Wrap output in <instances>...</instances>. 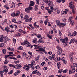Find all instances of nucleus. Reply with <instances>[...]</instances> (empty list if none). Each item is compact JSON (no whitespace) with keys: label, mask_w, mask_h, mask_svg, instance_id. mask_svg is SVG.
Masks as SVG:
<instances>
[{"label":"nucleus","mask_w":77,"mask_h":77,"mask_svg":"<svg viewBox=\"0 0 77 77\" xmlns=\"http://www.w3.org/2000/svg\"><path fill=\"white\" fill-rule=\"evenodd\" d=\"M33 46H34V49H38V50H39L40 51H43L44 52L45 51V48L44 47H41V46H38V45H34Z\"/></svg>","instance_id":"obj_1"},{"label":"nucleus","mask_w":77,"mask_h":77,"mask_svg":"<svg viewBox=\"0 0 77 77\" xmlns=\"http://www.w3.org/2000/svg\"><path fill=\"white\" fill-rule=\"evenodd\" d=\"M56 23L58 26L59 27H64L66 25V23H60V21L59 20L56 21Z\"/></svg>","instance_id":"obj_2"},{"label":"nucleus","mask_w":77,"mask_h":77,"mask_svg":"<svg viewBox=\"0 0 77 77\" xmlns=\"http://www.w3.org/2000/svg\"><path fill=\"white\" fill-rule=\"evenodd\" d=\"M47 3H48V6L50 7L51 9H54V8H53V2H50V1H49V2H48V3H47Z\"/></svg>","instance_id":"obj_3"},{"label":"nucleus","mask_w":77,"mask_h":77,"mask_svg":"<svg viewBox=\"0 0 77 77\" xmlns=\"http://www.w3.org/2000/svg\"><path fill=\"white\" fill-rule=\"evenodd\" d=\"M60 41L62 42L63 43L64 46V47H66V46H68V43L66 42V41L65 40L63 39H60Z\"/></svg>","instance_id":"obj_4"},{"label":"nucleus","mask_w":77,"mask_h":77,"mask_svg":"<svg viewBox=\"0 0 77 77\" xmlns=\"http://www.w3.org/2000/svg\"><path fill=\"white\" fill-rule=\"evenodd\" d=\"M75 52H72L71 54L69 55L70 60V62H72L73 61V59H72V55H75Z\"/></svg>","instance_id":"obj_5"},{"label":"nucleus","mask_w":77,"mask_h":77,"mask_svg":"<svg viewBox=\"0 0 77 77\" xmlns=\"http://www.w3.org/2000/svg\"><path fill=\"white\" fill-rule=\"evenodd\" d=\"M57 51V53L58 55H60L61 53H62V54L63 53V51L62 49H59Z\"/></svg>","instance_id":"obj_6"},{"label":"nucleus","mask_w":77,"mask_h":77,"mask_svg":"<svg viewBox=\"0 0 77 77\" xmlns=\"http://www.w3.org/2000/svg\"><path fill=\"white\" fill-rule=\"evenodd\" d=\"M33 10V8L32 7H30L29 6L28 8H26L25 9V11L26 12H27L29 11H32V10Z\"/></svg>","instance_id":"obj_7"},{"label":"nucleus","mask_w":77,"mask_h":77,"mask_svg":"<svg viewBox=\"0 0 77 77\" xmlns=\"http://www.w3.org/2000/svg\"><path fill=\"white\" fill-rule=\"evenodd\" d=\"M23 68L24 69H26V71H29V66L27 65H25Z\"/></svg>","instance_id":"obj_8"},{"label":"nucleus","mask_w":77,"mask_h":77,"mask_svg":"<svg viewBox=\"0 0 77 77\" xmlns=\"http://www.w3.org/2000/svg\"><path fill=\"white\" fill-rule=\"evenodd\" d=\"M69 6L70 9H71V8H74V5H73V3H72V2H71L69 3Z\"/></svg>","instance_id":"obj_9"},{"label":"nucleus","mask_w":77,"mask_h":77,"mask_svg":"<svg viewBox=\"0 0 77 77\" xmlns=\"http://www.w3.org/2000/svg\"><path fill=\"white\" fill-rule=\"evenodd\" d=\"M4 41V36L2 35L0 37V42H3Z\"/></svg>","instance_id":"obj_10"},{"label":"nucleus","mask_w":77,"mask_h":77,"mask_svg":"<svg viewBox=\"0 0 77 77\" xmlns=\"http://www.w3.org/2000/svg\"><path fill=\"white\" fill-rule=\"evenodd\" d=\"M34 5H35V2H33V1H31L30 2V4L29 5V6H33Z\"/></svg>","instance_id":"obj_11"},{"label":"nucleus","mask_w":77,"mask_h":77,"mask_svg":"<svg viewBox=\"0 0 77 77\" xmlns=\"http://www.w3.org/2000/svg\"><path fill=\"white\" fill-rule=\"evenodd\" d=\"M28 43V41H27V40H25L24 42L23 43H22L21 45H26V44H27Z\"/></svg>","instance_id":"obj_12"},{"label":"nucleus","mask_w":77,"mask_h":77,"mask_svg":"<svg viewBox=\"0 0 77 77\" xmlns=\"http://www.w3.org/2000/svg\"><path fill=\"white\" fill-rule=\"evenodd\" d=\"M62 64V63H61L60 62H58L57 64V66H58V69H60V65H61Z\"/></svg>","instance_id":"obj_13"},{"label":"nucleus","mask_w":77,"mask_h":77,"mask_svg":"<svg viewBox=\"0 0 77 77\" xmlns=\"http://www.w3.org/2000/svg\"><path fill=\"white\" fill-rule=\"evenodd\" d=\"M48 21H49V20L48 19H47L44 21V23L46 25V26H47V23H48V24H50V22H49Z\"/></svg>","instance_id":"obj_14"},{"label":"nucleus","mask_w":77,"mask_h":77,"mask_svg":"<svg viewBox=\"0 0 77 77\" xmlns=\"http://www.w3.org/2000/svg\"><path fill=\"white\" fill-rule=\"evenodd\" d=\"M60 57H57L55 59L56 62H57V61H60Z\"/></svg>","instance_id":"obj_15"},{"label":"nucleus","mask_w":77,"mask_h":77,"mask_svg":"<svg viewBox=\"0 0 77 77\" xmlns=\"http://www.w3.org/2000/svg\"><path fill=\"white\" fill-rule=\"evenodd\" d=\"M20 14V11H18L16 12V14H15V17H18L19 16V15Z\"/></svg>","instance_id":"obj_16"},{"label":"nucleus","mask_w":77,"mask_h":77,"mask_svg":"<svg viewBox=\"0 0 77 77\" xmlns=\"http://www.w3.org/2000/svg\"><path fill=\"white\" fill-rule=\"evenodd\" d=\"M39 72V71H38V70H35L33 71L32 72V74H38Z\"/></svg>","instance_id":"obj_17"},{"label":"nucleus","mask_w":77,"mask_h":77,"mask_svg":"<svg viewBox=\"0 0 77 77\" xmlns=\"http://www.w3.org/2000/svg\"><path fill=\"white\" fill-rule=\"evenodd\" d=\"M71 67L72 69V72H75V68H74V66H71Z\"/></svg>","instance_id":"obj_18"},{"label":"nucleus","mask_w":77,"mask_h":77,"mask_svg":"<svg viewBox=\"0 0 77 77\" xmlns=\"http://www.w3.org/2000/svg\"><path fill=\"white\" fill-rule=\"evenodd\" d=\"M11 8H15V3H14V2H12L11 5Z\"/></svg>","instance_id":"obj_19"},{"label":"nucleus","mask_w":77,"mask_h":77,"mask_svg":"<svg viewBox=\"0 0 77 77\" xmlns=\"http://www.w3.org/2000/svg\"><path fill=\"white\" fill-rule=\"evenodd\" d=\"M51 9V10H50L49 9L48 10V13H49V14H51V13L53 12V10L54 9Z\"/></svg>","instance_id":"obj_20"},{"label":"nucleus","mask_w":77,"mask_h":77,"mask_svg":"<svg viewBox=\"0 0 77 77\" xmlns=\"http://www.w3.org/2000/svg\"><path fill=\"white\" fill-rule=\"evenodd\" d=\"M75 41V39H72L71 40L70 42H69V44H71V43H74Z\"/></svg>","instance_id":"obj_21"},{"label":"nucleus","mask_w":77,"mask_h":77,"mask_svg":"<svg viewBox=\"0 0 77 77\" xmlns=\"http://www.w3.org/2000/svg\"><path fill=\"white\" fill-rule=\"evenodd\" d=\"M4 71H3L0 70V75L1 76V77H3V74Z\"/></svg>","instance_id":"obj_22"},{"label":"nucleus","mask_w":77,"mask_h":77,"mask_svg":"<svg viewBox=\"0 0 77 77\" xmlns=\"http://www.w3.org/2000/svg\"><path fill=\"white\" fill-rule=\"evenodd\" d=\"M71 9H72V12L74 14H75V8L74 7H73V8H71Z\"/></svg>","instance_id":"obj_23"},{"label":"nucleus","mask_w":77,"mask_h":77,"mask_svg":"<svg viewBox=\"0 0 77 77\" xmlns=\"http://www.w3.org/2000/svg\"><path fill=\"white\" fill-rule=\"evenodd\" d=\"M74 20H72L71 23H70V25L71 26H73V24H74Z\"/></svg>","instance_id":"obj_24"},{"label":"nucleus","mask_w":77,"mask_h":77,"mask_svg":"<svg viewBox=\"0 0 77 77\" xmlns=\"http://www.w3.org/2000/svg\"><path fill=\"white\" fill-rule=\"evenodd\" d=\"M72 35L73 36H76V35H77V32L76 31L74 32L73 33Z\"/></svg>","instance_id":"obj_25"},{"label":"nucleus","mask_w":77,"mask_h":77,"mask_svg":"<svg viewBox=\"0 0 77 77\" xmlns=\"http://www.w3.org/2000/svg\"><path fill=\"white\" fill-rule=\"evenodd\" d=\"M40 55H39L37 57H36L35 59V60L37 61L39 60V57H40Z\"/></svg>","instance_id":"obj_26"},{"label":"nucleus","mask_w":77,"mask_h":77,"mask_svg":"<svg viewBox=\"0 0 77 77\" xmlns=\"http://www.w3.org/2000/svg\"><path fill=\"white\" fill-rule=\"evenodd\" d=\"M3 54H6V49H4L2 51Z\"/></svg>","instance_id":"obj_27"},{"label":"nucleus","mask_w":77,"mask_h":77,"mask_svg":"<svg viewBox=\"0 0 77 77\" xmlns=\"http://www.w3.org/2000/svg\"><path fill=\"white\" fill-rule=\"evenodd\" d=\"M5 31H6V32H9V27H5Z\"/></svg>","instance_id":"obj_28"},{"label":"nucleus","mask_w":77,"mask_h":77,"mask_svg":"<svg viewBox=\"0 0 77 77\" xmlns=\"http://www.w3.org/2000/svg\"><path fill=\"white\" fill-rule=\"evenodd\" d=\"M33 42L35 44H36L37 43V42L38 41H37V39L36 38H35L33 40Z\"/></svg>","instance_id":"obj_29"},{"label":"nucleus","mask_w":77,"mask_h":77,"mask_svg":"<svg viewBox=\"0 0 77 77\" xmlns=\"http://www.w3.org/2000/svg\"><path fill=\"white\" fill-rule=\"evenodd\" d=\"M52 57L53 60H54L55 59V54H53L52 55Z\"/></svg>","instance_id":"obj_30"},{"label":"nucleus","mask_w":77,"mask_h":77,"mask_svg":"<svg viewBox=\"0 0 77 77\" xmlns=\"http://www.w3.org/2000/svg\"><path fill=\"white\" fill-rule=\"evenodd\" d=\"M11 56V55H6L5 56V59H7V58L8 57H10V56Z\"/></svg>","instance_id":"obj_31"},{"label":"nucleus","mask_w":77,"mask_h":77,"mask_svg":"<svg viewBox=\"0 0 77 77\" xmlns=\"http://www.w3.org/2000/svg\"><path fill=\"white\" fill-rule=\"evenodd\" d=\"M12 22H14V23H16L17 24H18V22H17L16 21V20H15V19H13L12 20Z\"/></svg>","instance_id":"obj_32"},{"label":"nucleus","mask_w":77,"mask_h":77,"mask_svg":"<svg viewBox=\"0 0 77 77\" xmlns=\"http://www.w3.org/2000/svg\"><path fill=\"white\" fill-rule=\"evenodd\" d=\"M8 62H9V60H6L4 62V64H7Z\"/></svg>","instance_id":"obj_33"},{"label":"nucleus","mask_w":77,"mask_h":77,"mask_svg":"<svg viewBox=\"0 0 77 77\" xmlns=\"http://www.w3.org/2000/svg\"><path fill=\"white\" fill-rule=\"evenodd\" d=\"M11 16H12L13 17H15V12H13V13H12L11 14Z\"/></svg>","instance_id":"obj_34"},{"label":"nucleus","mask_w":77,"mask_h":77,"mask_svg":"<svg viewBox=\"0 0 77 77\" xmlns=\"http://www.w3.org/2000/svg\"><path fill=\"white\" fill-rule=\"evenodd\" d=\"M29 16L27 15H26L25 16V17H24V19H29Z\"/></svg>","instance_id":"obj_35"},{"label":"nucleus","mask_w":77,"mask_h":77,"mask_svg":"<svg viewBox=\"0 0 77 77\" xmlns=\"http://www.w3.org/2000/svg\"><path fill=\"white\" fill-rule=\"evenodd\" d=\"M63 72V70L62 69H60L58 72V73H61Z\"/></svg>","instance_id":"obj_36"},{"label":"nucleus","mask_w":77,"mask_h":77,"mask_svg":"<svg viewBox=\"0 0 77 77\" xmlns=\"http://www.w3.org/2000/svg\"><path fill=\"white\" fill-rule=\"evenodd\" d=\"M13 72H14L13 70H11L8 72V74L9 75L12 74L13 73Z\"/></svg>","instance_id":"obj_37"},{"label":"nucleus","mask_w":77,"mask_h":77,"mask_svg":"<svg viewBox=\"0 0 77 77\" xmlns=\"http://www.w3.org/2000/svg\"><path fill=\"white\" fill-rule=\"evenodd\" d=\"M31 55H30V56H29L28 57H26V59L27 60L31 59Z\"/></svg>","instance_id":"obj_38"},{"label":"nucleus","mask_w":77,"mask_h":77,"mask_svg":"<svg viewBox=\"0 0 77 77\" xmlns=\"http://www.w3.org/2000/svg\"><path fill=\"white\" fill-rule=\"evenodd\" d=\"M61 13H62V14H67V12H66V11H62Z\"/></svg>","instance_id":"obj_39"},{"label":"nucleus","mask_w":77,"mask_h":77,"mask_svg":"<svg viewBox=\"0 0 77 77\" xmlns=\"http://www.w3.org/2000/svg\"><path fill=\"white\" fill-rule=\"evenodd\" d=\"M21 33L16 34V36H21Z\"/></svg>","instance_id":"obj_40"},{"label":"nucleus","mask_w":77,"mask_h":77,"mask_svg":"<svg viewBox=\"0 0 77 77\" xmlns=\"http://www.w3.org/2000/svg\"><path fill=\"white\" fill-rule=\"evenodd\" d=\"M43 1L44 2L46 3H48L50 2V0H48V1H47V0H43Z\"/></svg>","instance_id":"obj_41"},{"label":"nucleus","mask_w":77,"mask_h":77,"mask_svg":"<svg viewBox=\"0 0 77 77\" xmlns=\"http://www.w3.org/2000/svg\"><path fill=\"white\" fill-rule=\"evenodd\" d=\"M61 32H62V31L61 30H60L59 31V35L60 36H61V35H62V33H61Z\"/></svg>","instance_id":"obj_42"},{"label":"nucleus","mask_w":77,"mask_h":77,"mask_svg":"<svg viewBox=\"0 0 77 77\" xmlns=\"http://www.w3.org/2000/svg\"><path fill=\"white\" fill-rule=\"evenodd\" d=\"M40 43H44V41H43L42 40H41V39H39L38 41Z\"/></svg>","instance_id":"obj_43"},{"label":"nucleus","mask_w":77,"mask_h":77,"mask_svg":"<svg viewBox=\"0 0 77 77\" xmlns=\"http://www.w3.org/2000/svg\"><path fill=\"white\" fill-rule=\"evenodd\" d=\"M35 11H37V10H38V6L37 5H35Z\"/></svg>","instance_id":"obj_44"},{"label":"nucleus","mask_w":77,"mask_h":77,"mask_svg":"<svg viewBox=\"0 0 77 77\" xmlns=\"http://www.w3.org/2000/svg\"><path fill=\"white\" fill-rule=\"evenodd\" d=\"M41 5V9H42V10H44L45 9L44 6H43V5H42V4Z\"/></svg>","instance_id":"obj_45"},{"label":"nucleus","mask_w":77,"mask_h":77,"mask_svg":"<svg viewBox=\"0 0 77 77\" xmlns=\"http://www.w3.org/2000/svg\"><path fill=\"white\" fill-rule=\"evenodd\" d=\"M3 68L4 69V70H6V69H8V67L6 66H4L3 67Z\"/></svg>","instance_id":"obj_46"},{"label":"nucleus","mask_w":77,"mask_h":77,"mask_svg":"<svg viewBox=\"0 0 77 77\" xmlns=\"http://www.w3.org/2000/svg\"><path fill=\"white\" fill-rule=\"evenodd\" d=\"M49 32V34H52L53 33V30H52L51 31H50Z\"/></svg>","instance_id":"obj_47"},{"label":"nucleus","mask_w":77,"mask_h":77,"mask_svg":"<svg viewBox=\"0 0 77 77\" xmlns=\"http://www.w3.org/2000/svg\"><path fill=\"white\" fill-rule=\"evenodd\" d=\"M23 57H26V56H27V54L26 53L24 52L23 53Z\"/></svg>","instance_id":"obj_48"},{"label":"nucleus","mask_w":77,"mask_h":77,"mask_svg":"<svg viewBox=\"0 0 77 77\" xmlns=\"http://www.w3.org/2000/svg\"><path fill=\"white\" fill-rule=\"evenodd\" d=\"M62 21H63V22H64V23H66V19L65 18L62 19Z\"/></svg>","instance_id":"obj_49"},{"label":"nucleus","mask_w":77,"mask_h":77,"mask_svg":"<svg viewBox=\"0 0 77 77\" xmlns=\"http://www.w3.org/2000/svg\"><path fill=\"white\" fill-rule=\"evenodd\" d=\"M54 11L57 12V11H58V8H57V7L55 8V9L54 8Z\"/></svg>","instance_id":"obj_50"},{"label":"nucleus","mask_w":77,"mask_h":77,"mask_svg":"<svg viewBox=\"0 0 77 77\" xmlns=\"http://www.w3.org/2000/svg\"><path fill=\"white\" fill-rule=\"evenodd\" d=\"M18 50H23V48L22 46L18 48Z\"/></svg>","instance_id":"obj_51"},{"label":"nucleus","mask_w":77,"mask_h":77,"mask_svg":"<svg viewBox=\"0 0 77 77\" xmlns=\"http://www.w3.org/2000/svg\"><path fill=\"white\" fill-rule=\"evenodd\" d=\"M4 39L5 41H8V38L7 36H5L4 38Z\"/></svg>","instance_id":"obj_52"},{"label":"nucleus","mask_w":77,"mask_h":77,"mask_svg":"<svg viewBox=\"0 0 77 77\" xmlns=\"http://www.w3.org/2000/svg\"><path fill=\"white\" fill-rule=\"evenodd\" d=\"M13 42L14 43V44H15L16 43V39L15 38H13Z\"/></svg>","instance_id":"obj_53"},{"label":"nucleus","mask_w":77,"mask_h":77,"mask_svg":"<svg viewBox=\"0 0 77 77\" xmlns=\"http://www.w3.org/2000/svg\"><path fill=\"white\" fill-rule=\"evenodd\" d=\"M25 20L26 23L29 22V19H25Z\"/></svg>","instance_id":"obj_54"},{"label":"nucleus","mask_w":77,"mask_h":77,"mask_svg":"<svg viewBox=\"0 0 77 77\" xmlns=\"http://www.w3.org/2000/svg\"><path fill=\"white\" fill-rule=\"evenodd\" d=\"M47 36L48 37V38H50V39H52V38L49 34H47Z\"/></svg>","instance_id":"obj_55"},{"label":"nucleus","mask_w":77,"mask_h":77,"mask_svg":"<svg viewBox=\"0 0 77 77\" xmlns=\"http://www.w3.org/2000/svg\"><path fill=\"white\" fill-rule=\"evenodd\" d=\"M35 68L37 69H39V68H40V67H39V66H36L35 67Z\"/></svg>","instance_id":"obj_56"},{"label":"nucleus","mask_w":77,"mask_h":77,"mask_svg":"<svg viewBox=\"0 0 77 77\" xmlns=\"http://www.w3.org/2000/svg\"><path fill=\"white\" fill-rule=\"evenodd\" d=\"M18 75V74L17 73V72H15L14 73V75L15 76H17V75Z\"/></svg>","instance_id":"obj_57"},{"label":"nucleus","mask_w":77,"mask_h":77,"mask_svg":"<svg viewBox=\"0 0 77 77\" xmlns=\"http://www.w3.org/2000/svg\"><path fill=\"white\" fill-rule=\"evenodd\" d=\"M67 71H68V69H66L63 71V73H66V72H67Z\"/></svg>","instance_id":"obj_58"},{"label":"nucleus","mask_w":77,"mask_h":77,"mask_svg":"<svg viewBox=\"0 0 77 77\" xmlns=\"http://www.w3.org/2000/svg\"><path fill=\"white\" fill-rule=\"evenodd\" d=\"M26 47H30V43L29 42L28 43L27 45H26Z\"/></svg>","instance_id":"obj_59"},{"label":"nucleus","mask_w":77,"mask_h":77,"mask_svg":"<svg viewBox=\"0 0 77 77\" xmlns=\"http://www.w3.org/2000/svg\"><path fill=\"white\" fill-rule=\"evenodd\" d=\"M71 20H72V17H70L69 19V22H71Z\"/></svg>","instance_id":"obj_60"},{"label":"nucleus","mask_w":77,"mask_h":77,"mask_svg":"<svg viewBox=\"0 0 77 77\" xmlns=\"http://www.w3.org/2000/svg\"><path fill=\"white\" fill-rule=\"evenodd\" d=\"M4 46V45L3 43H1L0 44V47H3Z\"/></svg>","instance_id":"obj_61"},{"label":"nucleus","mask_w":77,"mask_h":77,"mask_svg":"<svg viewBox=\"0 0 77 77\" xmlns=\"http://www.w3.org/2000/svg\"><path fill=\"white\" fill-rule=\"evenodd\" d=\"M3 71H4V72H5L6 73L8 72V69L4 70Z\"/></svg>","instance_id":"obj_62"},{"label":"nucleus","mask_w":77,"mask_h":77,"mask_svg":"<svg viewBox=\"0 0 77 77\" xmlns=\"http://www.w3.org/2000/svg\"><path fill=\"white\" fill-rule=\"evenodd\" d=\"M48 54H50V55L52 54V52L51 51H50L48 53Z\"/></svg>","instance_id":"obj_63"},{"label":"nucleus","mask_w":77,"mask_h":77,"mask_svg":"<svg viewBox=\"0 0 77 77\" xmlns=\"http://www.w3.org/2000/svg\"><path fill=\"white\" fill-rule=\"evenodd\" d=\"M31 68L32 69H35V67H34V66H33V65L31 66Z\"/></svg>","instance_id":"obj_64"}]
</instances>
